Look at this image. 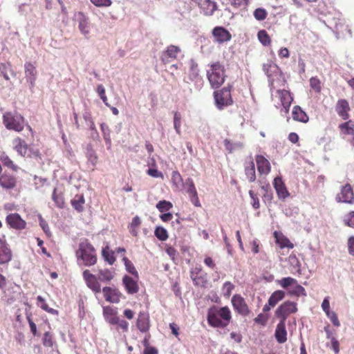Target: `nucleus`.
Returning a JSON list of instances; mask_svg holds the SVG:
<instances>
[{"instance_id":"4c0bfd02","label":"nucleus","mask_w":354,"mask_h":354,"mask_svg":"<svg viewBox=\"0 0 354 354\" xmlns=\"http://www.w3.org/2000/svg\"><path fill=\"white\" fill-rule=\"evenodd\" d=\"M278 283L284 289H289L290 287L297 283V280L290 277H283L278 281Z\"/></svg>"},{"instance_id":"603ef678","label":"nucleus","mask_w":354,"mask_h":354,"mask_svg":"<svg viewBox=\"0 0 354 354\" xmlns=\"http://www.w3.org/2000/svg\"><path fill=\"white\" fill-rule=\"evenodd\" d=\"M289 261H290V265L292 266L293 269L295 270V272L301 274V263H300L299 259L295 256L290 255L289 257Z\"/></svg>"},{"instance_id":"b1692460","label":"nucleus","mask_w":354,"mask_h":354,"mask_svg":"<svg viewBox=\"0 0 354 354\" xmlns=\"http://www.w3.org/2000/svg\"><path fill=\"white\" fill-rule=\"evenodd\" d=\"M292 114L295 120L304 123L308 121V116L299 106H294Z\"/></svg>"},{"instance_id":"e2e57ef3","label":"nucleus","mask_w":354,"mask_h":354,"mask_svg":"<svg viewBox=\"0 0 354 354\" xmlns=\"http://www.w3.org/2000/svg\"><path fill=\"white\" fill-rule=\"evenodd\" d=\"M185 185L187 186V192L189 194L191 193H194L196 191L194 181L192 178H187L185 182Z\"/></svg>"},{"instance_id":"2f4dec72","label":"nucleus","mask_w":354,"mask_h":354,"mask_svg":"<svg viewBox=\"0 0 354 354\" xmlns=\"http://www.w3.org/2000/svg\"><path fill=\"white\" fill-rule=\"evenodd\" d=\"M86 156L93 166H95L97 161V156L95 151L91 145H88L86 149Z\"/></svg>"},{"instance_id":"13d9d810","label":"nucleus","mask_w":354,"mask_h":354,"mask_svg":"<svg viewBox=\"0 0 354 354\" xmlns=\"http://www.w3.org/2000/svg\"><path fill=\"white\" fill-rule=\"evenodd\" d=\"M43 344L47 347H52L53 345L52 335L49 332H46L44 333L43 337Z\"/></svg>"},{"instance_id":"37998d69","label":"nucleus","mask_w":354,"mask_h":354,"mask_svg":"<svg viewBox=\"0 0 354 354\" xmlns=\"http://www.w3.org/2000/svg\"><path fill=\"white\" fill-rule=\"evenodd\" d=\"M98 279L95 277L92 279L88 280L86 283L87 286L91 289L95 293L101 292V286L98 282Z\"/></svg>"},{"instance_id":"1a4fd4ad","label":"nucleus","mask_w":354,"mask_h":354,"mask_svg":"<svg viewBox=\"0 0 354 354\" xmlns=\"http://www.w3.org/2000/svg\"><path fill=\"white\" fill-rule=\"evenodd\" d=\"M6 223L10 227L15 230H23L26 227V223L17 213L10 214L6 216Z\"/></svg>"},{"instance_id":"e433bc0d","label":"nucleus","mask_w":354,"mask_h":354,"mask_svg":"<svg viewBox=\"0 0 354 354\" xmlns=\"http://www.w3.org/2000/svg\"><path fill=\"white\" fill-rule=\"evenodd\" d=\"M102 254L104 260L107 261L110 265L113 264L115 261V258L114 257L113 252L109 250V248L108 246H106L102 249Z\"/></svg>"},{"instance_id":"f3484780","label":"nucleus","mask_w":354,"mask_h":354,"mask_svg":"<svg viewBox=\"0 0 354 354\" xmlns=\"http://www.w3.org/2000/svg\"><path fill=\"white\" fill-rule=\"evenodd\" d=\"M17 185L16 178L10 174H3L0 176V185L6 189H11Z\"/></svg>"},{"instance_id":"0eeeda50","label":"nucleus","mask_w":354,"mask_h":354,"mask_svg":"<svg viewBox=\"0 0 354 354\" xmlns=\"http://www.w3.org/2000/svg\"><path fill=\"white\" fill-rule=\"evenodd\" d=\"M232 304L234 310L242 316L249 315L250 310L244 299L240 295H234L232 298Z\"/></svg>"},{"instance_id":"6ab92c4d","label":"nucleus","mask_w":354,"mask_h":354,"mask_svg":"<svg viewBox=\"0 0 354 354\" xmlns=\"http://www.w3.org/2000/svg\"><path fill=\"white\" fill-rule=\"evenodd\" d=\"M138 330L142 333H146L149 329V318L148 314L140 312L136 322Z\"/></svg>"},{"instance_id":"393cba45","label":"nucleus","mask_w":354,"mask_h":354,"mask_svg":"<svg viewBox=\"0 0 354 354\" xmlns=\"http://www.w3.org/2000/svg\"><path fill=\"white\" fill-rule=\"evenodd\" d=\"M286 297V292L283 290H278L274 291L268 299L269 305L274 307L278 302L283 300Z\"/></svg>"},{"instance_id":"a18cd8bd","label":"nucleus","mask_w":354,"mask_h":354,"mask_svg":"<svg viewBox=\"0 0 354 354\" xmlns=\"http://www.w3.org/2000/svg\"><path fill=\"white\" fill-rule=\"evenodd\" d=\"M262 190L264 191L263 198L264 201L271 202L273 198V193L270 184L267 183L261 186Z\"/></svg>"},{"instance_id":"09e8293b","label":"nucleus","mask_w":354,"mask_h":354,"mask_svg":"<svg viewBox=\"0 0 354 354\" xmlns=\"http://www.w3.org/2000/svg\"><path fill=\"white\" fill-rule=\"evenodd\" d=\"M274 234L277 239V243L280 245V247L281 248H292L294 247L293 244L286 237L283 236L281 239L278 238L277 236V232H274Z\"/></svg>"},{"instance_id":"bb28decb","label":"nucleus","mask_w":354,"mask_h":354,"mask_svg":"<svg viewBox=\"0 0 354 354\" xmlns=\"http://www.w3.org/2000/svg\"><path fill=\"white\" fill-rule=\"evenodd\" d=\"M100 129L102 133L103 138L106 145L107 149H111L112 143L111 138V130L109 126L103 122L100 124Z\"/></svg>"},{"instance_id":"a211bd4d","label":"nucleus","mask_w":354,"mask_h":354,"mask_svg":"<svg viewBox=\"0 0 354 354\" xmlns=\"http://www.w3.org/2000/svg\"><path fill=\"white\" fill-rule=\"evenodd\" d=\"M24 67L26 81L30 84V87L32 88L37 79L36 68L30 62L26 63Z\"/></svg>"},{"instance_id":"8fccbe9b","label":"nucleus","mask_w":354,"mask_h":354,"mask_svg":"<svg viewBox=\"0 0 354 354\" xmlns=\"http://www.w3.org/2000/svg\"><path fill=\"white\" fill-rule=\"evenodd\" d=\"M52 199L58 207L62 208L64 207V198L61 194H57V188H54L53 189Z\"/></svg>"},{"instance_id":"864d4df0","label":"nucleus","mask_w":354,"mask_h":354,"mask_svg":"<svg viewBox=\"0 0 354 354\" xmlns=\"http://www.w3.org/2000/svg\"><path fill=\"white\" fill-rule=\"evenodd\" d=\"M267 15L268 13L264 8H259L254 11V17L258 21L264 20Z\"/></svg>"},{"instance_id":"bf43d9fd","label":"nucleus","mask_w":354,"mask_h":354,"mask_svg":"<svg viewBox=\"0 0 354 354\" xmlns=\"http://www.w3.org/2000/svg\"><path fill=\"white\" fill-rule=\"evenodd\" d=\"M344 221L348 226L354 228V212H351L344 216Z\"/></svg>"},{"instance_id":"423d86ee","label":"nucleus","mask_w":354,"mask_h":354,"mask_svg":"<svg viewBox=\"0 0 354 354\" xmlns=\"http://www.w3.org/2000/svg\"><path fill=\"white\" fill-rule=\"evenodd\" d=\"M297 311V303L290 301H286L281 304L275 311V316L286 322L288 315Z\"/></svg>"},{"instance_id":"3c124183","label":"nucleus","mask_w":354,"mask_h":354,"mask_svg":"<svg viewBox=\"0 0 354 354\" xmlns=\"http://www.w3.org/2000/svg\"><path fill=\"white\" fill-rule=\"evenodd\" d=\"M173 207L171 202L162 200L160 201L156 204V208L160 212H165L167 211H169L171 207Z\"/></svg>"},{"instance_id":"4468645a","label":"nucleus","mask_w":354,"mask_h":354,"mask_svg":"<svg viewBox=\"0 0 354 354\" xmlns=\"http://www.w3.org/2000/svg\"><path fill=\"white\" fill-rule=\"evenodd\" d=\"M273 186L279 198L285 199L289 196V193L281 177L277 176L274 179Z\"/></svg>"},{"instance_id":"4d7b16f0","label":"nucleus","mask_w":354,"mask_h":354,"mask_svg":"<svg viewBox=\"0 0 354 354\" xmlns=\"http://www.w3.org/2000/svg\"><path fill=\"white\" fill-rule=\"evenodd\" d=\"M268 320V316L263 313L259 314L257 317L254 319V322L256 324H260L263 326L266 325Z\"/></svg>"},{"instance_id":"774afa93","label":"nucleus","mask_w":354,"mask_h":354,"mask_svg":"<svg viewBox=\"0 0 354 354\" xmlns=\"http://www.w3.org/2000/svg\"><path fill=\"white\" fill-rule=\"evenodd\" d=\"M340 128L343 130H344V133L348 135H353L354 134V129L350 127L348 122H344L342 123L340 125Z\"/></svg>"},{"instance_id":"9b49d317","label":"nucleus","mask_w":354,"mask_h":354,"mask_svg":"<svg viewBox=\"0 0 354 354\" xmlns=\"http://www.w3.org/2000/svg\"><path fill=\"white\" fill-rule=\"evenodd\" d=\"M106 301L110 303L117 304L120 301L122 293L118 289L111 287H104L102 289Z\"/></svg>"},{"instance_id":"7c9ffc66","label":"nucleus","mask_w":354,"mask_h":354,"mask_svg":"<svg viewBox=\"0 0 354 354\" xmlns=\"http://www.w3.org/2000/svg\"><path fill=\"white\" fill-rule=\"evenodd\" d=\"M189 78L190 80L194 81L196 80L199 75V69L198 68V64L193 59L189 60Z\"/></svg>"},{"instance_id":"473e14b6","label":"nucleus","mask_w":354,"mask_h":354,"mask_svg":"<svg viewBox=\"0 0 354 354\" xmlns=\"http://www.w3.org/2000/svg\"><path fill=\"white\" fill-rule=\"evenodd\" d=\"M278 70V66L272 62H268L263 65V71L269 78L272 76L273 73H277Z\"/></svg>"},{"instance_id":"680f3d73","label":"nucleus","mask_w":354,"mask_h":354,"mask_svg":"<svg viewBox=\"0 0 354 354\" xmlns=\"http://www.w3.org/2000/svg\"><path fill=\"white\" fill-rule=\"evenodd\" d=\"M249 195L252 201V205L254 209L259 208L260 204L258 197L252 190L249 191Z\"/></svg>"},{"instance_id":"c85d7f7f","label":"nucleus","mask_w":354,"mask_h":354,"mask_svg":"<svg viewBox=\"0 0 354 354\" xmlns=\"http://www.w3.org/2000/svg\"><path fill=\"white\" fill-rule=\"evenodd\" d=\"M245 174L250 182H254L256 180L255 166L253 160L245 163Z\"/></svg>"},{"instance_id":"cd10ccee","label":"nucleus","mask_w":354,"mask_h":354,"mask_svg":"<svg viewBox=\"0 0 354 354\" xmlns=\"http://www.w3.org/2000/svg\"><path fill=\"white\" fill-rule=\"evenodd\" d=\"M336 110L339 116L346 119L348 116L347 111L349 110L348 102L346 100H339L337 104Z\"/></svg>"},{"instance_id":"a878e982","label":"nucleus","mask_w":354,"mask_h":354,"mask_svg":"<svg viewBox=\"0 0 354 354\" xmlns=\"http://www.w3.org/2000/svg\"><path fill=\"white\" fill-rule=\"evenodd\" d=\"M280 97L282 106L285 109V112L288 113L293 98L291 96L290 92L286 90H283L281 92Z\"/></svg>"},{"instance_id":"c756f323","label":"nucleus","mask_w":354,"mask_h":354,"mask_svg":"<svg viewBox=\"0 0 354 354\" xmlns=\"http://www.w3.org/2000/svg\"><path fill=\"white\" fill-rule=\"evenodd\" d=\"M288 295L296 297L306 296V292L303 286L297 283L292 288L288 289Z\"/></svg>"},{"instance_id":"de8ad7c7","label":"nucleus","mask_w":354,"mask_h":354,"mask_svg":"<svg viewBox=\"0 0 354 354\" xmlns=\"http://www.w3.org/2000/svg\"><path fill=\"white\" fill-rule=\"evenodd\" d=\"M122 260L124 261L127 271L128 272H129L130 274H131L132 275H134L135 277H138V273L136 269L135 268L133 264L132 263V262L130 260H129L128 258H127L125 257L123 258Z\"/></svg>"},{"instance_id":"c03bdc74","label":"nucleus","mask_w":354,"mask_h":354,"mask_svg":"<svg viewBox=\"0 0 354 354\" xmlns=\"http://www.w3.org/2000/svg\"><path fill=\"white\" fill-rule=\"evenodd\" d=\"M26 156L36 160L39 163L42 160L41 154L39 150L34 147H29Z\"/></svg>"},{"instance_id":"f704fd0d","label":"nucleus","mask_w":354,"mask_h":354,"mask_svg":"<svg viewBox=\"0 0 354 354\" xmlns=\"http://www.w3.org/2000/svg\"><path fill=\"white\" fill-rule=\"evenodd\" d=\"M113 274L108 269L100 270L97 279L102 282L110 281L113 278Z\"/></svg>"},{"instance_id":"72a5a7b5","label":"nucleus","mask_w":354,"mask_h":354,"mask_svg":"<svg viewBox=\"0 0 354 354\" xmlns=\"http://www.w3.org/2000/svg\"><path fill=\"white\" fill-rule=\"evenodd\" d=\"M223 143L226 150H227L229 153H232L234 150L241 149L243 147V143H241V142H236L233 143L228 139H225L223 141Z\"/></svg>"},{"instance_id":"4be33fe9","label":"nucleus","mask_w":354,"mask_h":354,"mask_svg":"<svg viewBox=\"0 0 354 354\" xmlns=\"http://www.w3.org/2000/svg\"><path fill=\"white\" fill-rule=\"evenodd\" d=\"M122 282L124 285L125 289L129 294L133 295L138 291V285L137 282L133 280L131 277L124 275L122 279Z\"/></svg>"},{"instance_id":"aec40b11","label":"nucleus","mask_w":354,"mask_h":354,"mask_svg":"<svg viewBox=\"0 0 354 354\" xmlns=\"http://www.w3.org/2000/svg\"><path fill=\"white\" fill-rule=\"evenodd\" d=\"M12 259L11 250L6 242L0 239V264L8 263Z\"/></svg>"},{"instance_id":"412c9836","label":"nucleus","mask_w":354,"mask_h":354,"mask_svg":"<svg viewBox=\"0 0 354 354\" xmlns=\"http://www.w3.org/2000/svg\"><path fill=\"white\" fill-rule=\"evenodd\" d=\"M257 169L261 174H268L270 171L269 161L261 155L256 157Z\"/></svg>"},{"instance_id":"39448f33","label":"nucleus","mask_w":354,"mask_h":354,"mask_svg":"<svg viewBox=\"0 0 354 354\" xmlns=\"http://www.w3.org/2000/svg\"><path fill=\"white\" fill-rule=\"evenodd\" d=\"M3 122L7 129L21 131L25 126L24 117L17 112H7L3 115Z\"/></svg>"},{"instance_id":"6e6d98bb","label":"nucleus","mask_w":354,"mask_h":354,"mask_svg":"<svg viewBox=\"0 0 354 354\" xmlns=\"http://www.w3.org/2000/svg\"><path fill=\"white\" fill-rule=\"evenodd\" d=\"M39 225L42 228L44 233L48 236H50L51 232L47 222L42 218L41 215H39Z\"/></svg>"},{"instance_id":"69168bd1","label":"nucleus","mask_w":354,"mask_h":354,"mask_svg":"<svg viewBox=\"0 0 354 354\" xmlns=\"http://www.w3.org/2000/svg\"><path fill=\"white\" fill-rule=\"evenodd\" d=\"M91 1L96 6L98 7H108L111 5V0H91Z\"/></svg>"},{"instance_id":"052dcab7","label":"nucleus","mask_w":354,"mask_h":354,"mask_svg":"<svg viewBox=\"0 0 354 354\" xmlns=\"http://www.w3.org/2000/svg\"><path fill=\"white\" fill-rule=\"evenodd\" d=\"M89 128V129L91 131V137L93 140H99L100 136L97 132V130L95 127V125L94 124V122H91L90 124L87 125Z\"/></svg>"},{"instance_id":"5fc2aeb1","label":"nucleus","mask_w":354,"mask_h":354,"mask_svg":"<svg viewBox=\"0 0 354 354\" xmlns=\"http://www.w3.org/2000/svg\"><path fill=\"white\" fill-rule=\"evenodd\" d=\"M310 86L316 93L321 91V82L317 77H313L310 79Z\"/></svg>"},{"instance_id":"58836bf2","label":"nucleus","mask_w":354,"mask_h":354,"mask_svg":"<svg viewBox=\"0 0 354 354\" xmlns=\"http://www.w3.org/2000/svg\"><path fill=\"white\" fill-rule=\"evenodd\" d=\"M0 160L4 166L12 169L13 171H17L19 169V167L15 165L6 154H2L0 156Z\"/></svg>"},{"instance_id":"5701e85b","label":"nucleus","mask_w":354,"mask_h":354,"mask_svg":"<svg viewBox=\"0 0 354 354\" xmlns=\"http://www.w3.org/2000/svg\"><path fill=\"white\" fill-rule=\"evenodd\" d=\"M15 149L17 153L21 156H26L30 147L27 145L26 142L21 138H18L15 140Z\"/></svg>"},{"instance_id":"ddd939ff","label":"nucleus","mask_w":354,"mask_h":354,"mask_svg":"<svg viewBox=\"0 0 354 354\" xmlns=\"http://www.w3.org/2000/svg\"><path fill=\"white\" fill-rule=\"evenodd\" d=\"M198 6L202 12L207 16H211L217 9L216 3L210 0H199Z\"/></svg>"},{"instance_id":"c9c22d12","label":"nucleus","mask_w":354,"mask_h":354,"mask_svg":"<svg viewBox=\"0 0 354 354\" xmlns=\"http://www.w3.org/2000/svg\"><path fill=\"white\" fill-rule=\"evenodd\" d=\"M207 273L204 272L197 275V277H194L191 279L195 286L205 287L207 283Z\"/></svg>"},{"instance_id":"49530a36","label":"nucleus","mask_w":354,"mask_h":354,"mask_svg":"<svg viewBox=\"0 0 354 354\" xmlns=\"http://www.w3.org/2000/svg\"><path fill=\"white\" fill-rule=\"evenodd\" d=\"M258 39L263 46H267L270 44V38L265 30H261L258 32Z\"/></svg>"},{"instance_id":"0e129e2a","label":"nucleus","mask_w":354,"mask_h":354,"mask_svg":"<svg viewBox=\"0 0 354 354\" xmlns=\"http://www.w3.org/2000/svg\"><path fill=\"white\" fill-rule=\"evenodd\" d=\"M328 317L330 319V322L333 324L335 326H339L340 323L338 320L337 316L336 313L333 311L328 312L326 313Z\"/></svg>"},{"instance_id":"f257e3e1","label":"nucleus","mask_w":354,"mask_h":354,"mask_svg":"<svg viewBox=\"0 0 354 354\" xmlns=\"http://www.w3.org/2000/svg\"><path fill=\"white\" fill-rule=\"evenodd\" d=\"M232 318L231 312L227 306L219 308L213 306L209 308L207 315L208 324L216 328L226 327Z\"/></svg>"},{"instance_id":"ea45409f","label":"nucleus","mask_w":354,"mask_h":354,"mask_svg":"<svg viewBox=\"0 0 354 354\" xmlns=\"http://www.w3.org/2000/svg\"><path fill=\"white\" fill-rule=\"evenodd\" d=\"M181 124H182V115L180 113L175 111L174 113V128L177 134L180 135L181 133Z\"/></svg>"},{"instance_id":"338daca9","label":"nucleus","mask_w":354,"mask_h":354,"mask_svg":"<svg viewBox=\"0 0 354 354\" xmlns=\"http://www.w3.org/2000/svg\"><path fill=\"white\" fill-rule=\"evenodd\" d=\"M298 208L297 207H293V208H291V207H286L283 212L284 213V214L288 216V217H290V216H293L295 214H298Z\"/></svg>"},{"instance_id":"2eb2a0df","label":"nucleus","mask_w":354,"mask_h":354,"mask_svg":"<svg viewBox=\"0 0 354 354\" xmlns=\"http://www.w3.org/2000/svg\"><path fill=\"white\" fill-rule=\"evenodd\" d=\"M275 338L279 344H283L287 340V331L286 329V322L279 320V322L277 325L275 333Z\"/></svg>"},{"instance_id":"a19ab883","label":"nucleus","mask_w":354,"mask_h":354,"mask_svg":"<svg viewBox=\"0 0 354 354\" xmlns=\"http://www.w3.org/2000/svg\"><path fill=\"white\" fill-rule=\"evenodd\" d=\"M154 234L156 237L161 241H166L168 239L167 231L165 228L161 226H158L156 227Z\"/></svg>"},{"instance_id":"20e7f679","label":"nucleus","mask_w":354,"mask_h":354,"mask_svg":"<svg viewBox=\"0 0 354 354\" xmlns=\"http://www.w3.org/2000/svg\"><path fill=\"white\" fill-rule=\"evenodd\" d=\"M225 71V66L219 62L211 65V68L207 71V75L213 88H217L224 83L226 77Z\"/></svg>"},{"instance_id":"6e6552de","label":"nucleus","mask_w":354,"mask_h":354,"mask_svg":"<svg viewBox=\"0 0 354 354\" xmlns=\"http://www.w3.org/2000/svg\"><path fill=\"white\" fill-rule=\"evenodd\" d=\"M338 202L352 203L354 201V193L351 186L348 184L342 187L341 192L336 196Z\"/></svg>"},{"instance_id":"79ce46f5","label":"nucleus","mask_w":354,"mask_h":354,"mask_svg":"<svg viewBox=\"0 0 354 354\" xmlns=\"http://www.w3.org/2000/svg\"><path fill=\"white\" fill-rule=\"evenodd\" d=\"M84 203V198L82 195L76 196L75 198L71 201V205L75 209L80 212L83 210V204Z\"/></svg>"},{"instance_id":"f03ea898","label":"nucleus","mask_w":354,"mask_h":354,"mask_svg":"<svg viewBox=\"0 0 354 354\" xmlns=\"http://www.w3.org/2000/svg\"><path fill=\"white\" fill-rule=\"evenodd\" d=\"M93 246L86 240L79 245V249L76 251L77 260L82 261L86 266L94 265L97 261L96 254Z\"/></svg>"},{"instance_id":"f8f14e48","label":"nucleus","mask_w":354,"mask_h":354,"mask_svg":"<svg viewBox=\"0 0 354 354\" xmlns=\"http://www.w3.org/2000/svg\"><path fill=\"white\" fill-rule=\"evenodd\" d=\"M180 48L174 45H170L167 50L163 51L160 55V59L164 64H167L177 57L178 53L180 52Z\"/></svg>"},{"instance_id":"7ed1b4c3","label":"nucleus","mask_w":354,"mask_h":354,"mask_svg":"<svg viewBox=\"0 0 354 354\" xmlns=\"http://www.w3.org/2000/svg\"><path fill=\"white\" fill-rule=\"evenodd\" d=\"M232 85L227 84L220 90L215 91L213 93L216 107L221 111L233 104L231 91Z\"/></svg>"},{"instance_id":"9d476101","label":"nucleus","mask_w":354,"mask_h":354,"mask_svg":"<svg viewBox=\"0 0 354 354\" xmlns=\"http://www.w3.org/2000/svg\"><path fill=\"white\" fill-rule=\"evenodd\" d=\"M212 35L216 42L222 44L231 39V34L223 26H216L212 30Z\"/></svg>"},{"instance_id":"dca6fc26","label":"nucleus","mask_w":354,"mask_h":354,"mask_svg":"<svg viewBox=\"0 0 354 354\" xmlns=\"http://www.w3.org/2000/svg\"><path fill=\"white\" fill-rule=\"evenodd\" d=\"M75 17L81 33L84 35H88L90 32L88 19L82 12H79Z\"/></svg>"}]
</instances>
